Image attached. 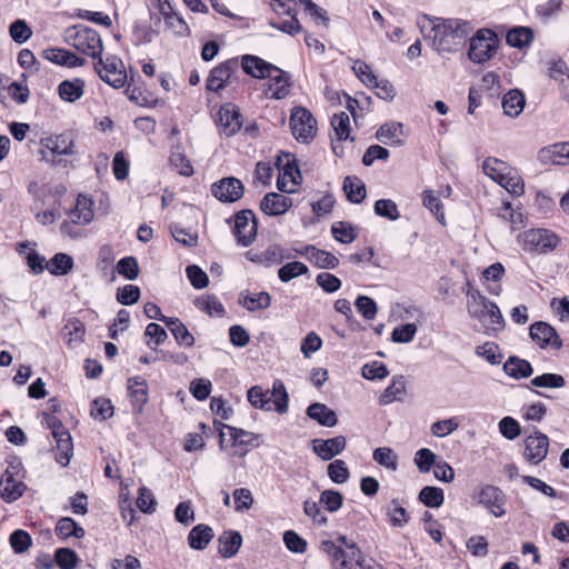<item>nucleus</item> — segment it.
I'll return each mask as SVG.
<instances>
[{
	"label": "nucleus",
	"mask_w": 569,
	"mask_h": 569,
	"mask_svg": "<svg viewBox=\"0 0 569 569\" xmlns=\"http://www.w3.org/2000/svg\"><path fill=\"white\" fill-rule=\"evenodd\" d=\"M432 22L433 48L438 52H456L460 50L472 28L468 21L460 19L435 18Z\"/></svg>",
	"instance_id": "1"
},
{
	"label": "nucleus",
	"mask_w": 569,
	"mask_h": 569,
	"mask_svg": "<svg viewBox=\"0 0 569 569\" xmlns=\"http://www.w3.org/2000/svg\"><path fill=\"white\" fill-rule=\"evenodd\" d=\"M467 310L471 318L482 325L485 335L493 336L503 330L505 319L499 307L481 292H473L472 300L467 305Z\"/></svg>",
	"instance_id": "2"
},
{
	"label": "nucleus",
	"mask_w": 569,
	"mask_h": 569,
	"mask_svg": "<svg viewBox=\"0 0 569 569\" xmlns=\"http://www.w3.org/2000/svg\"><path fill=\"white\" fill-rule=\"evenodd\" d=\"M67 42L78 51L98 59L103 50L102 40L98 31L86 26H74L66 31Z\"/></svg>",
	"instance_id": "3"
},
{
	"label": "nucleus",
	"mask_w": 569,
	"mask_h": 569,
	"mask_svg": "<svg viewBox=\"0 0 569 569\" xmlns=\"http://www.w3.org/2000/svg\"><path fill=\"white\" fill-rule=\"evenodd\" d=\"M522 249L529 253L545 254L555 250L560 238L548 229H529L519 236Z\"/></svg>",
	"instance_id": "4"
},
{
	"label": "nucleus",
	"mask_w": 569,
	"mask_h": 569,
	"mask_svg": "<svg viewBox=\"0 0 569 569\" xmlns=\"http://www.w3.org/2000/svg\"><path fill=\"white\" fill-rule=\"evenodd\" d=\"M499 46L497 34L490 29H480L470 39L469 59L476 63L488 61L496 53Z\"/></svg>",
	"instance_id": "5"
},
{
	"label": "nucleus",
	"mask_w": 569,
	"mask_h": 569,
	"mask_svg": "<svg viewBox=\"0 0 569 569\" xmlns=\"http://www.w3.org/2000/svg\"><path fill=\"white\" fill-rule=\"evenodd\" d=\"M94 70L102 81L118 89L127 81V72L122 60L116 56H101L94 62Z\"/></svg>",
	"instance_id": "6"
},
{
	"label": "nucleus",
	"mask_w": 569,
	"mask_h": 569,
	"mask_svg": "<svg viewBox=\"0 0 569 569\" xmlns=\"http://www.w3.org/2000/svg\"><path fill=\"white\" fill-rule=\"evenodd\" d=\"M290 128L298 141L308 142L316 136L317 121L308 109L295 107L290 116Z\"/></svg>",
	"instance_id": "7"
},
{
	"label": "nucleus",
	"mask_w": 569,
	"mask_h": 569,
	"mask_svg": "<svg viewBox=\"0 0 569 569\" xmlns=\"http://www.w3.org/2000/svg\"><path fill=\"white\" fill-rule=\"evenodd\" d=\"M257 219L252 210H240L234 214V224L232 228L237 243L242 247H249L257 237Z\"/></svg>",
	"instance_id": "8"
},
{
	"label": "nucleus",
	"mask_w": 569,
	"mask_h": 569,
	"mask_svg": "<svg viewBox=\"0 0 569 569\" xmlns=\"http://www.w3.org/2000/svg\"><path fill=\"white\" fill-rule=\"evenodd\" d=\"M523 442V458L529 463L537 466L546 459L549 449V438L547 435L533 428L532 433L527 436Z\"/></svg>",
	"instance_id": "9"
},
{
	"label": "nucleus",
	"mask_w": 569,
	"mask_h": 569,
	"mask_svg": "<svg viewBox=\"0 0 569 569\" xmlns=\"http://www.w3.org/2000/svg\"><path fill=\"white\" fill-rule=\"evenodd\" d=\"M238 69L239 61L237 58H231L219 63L210 71L206 80L207 90L218 92L223 89Z\"/></svg>",
	"instance_id": "10"
},
{
	"label": "nucleus",
	"mask_w": 569,
	"mask_h": 569,
	"mask_svg": "<svg viewBox=\"0 0 569 569\" xmlns=\"http://www.w3.org/2000/svg\"><path fill=\"white\" fill-rule=\"evenodd\" d=\"M244 186L234 177H226L211 186L212 196L224 203H232L242 198Z\"/></svg>",
	"instance_id": "11"
},
{
	"label": "nucleus",
	"mask_w": 569,
	"mask_h": 569,
	"mask_svg": "<svg viewBox=\"0 0 569 569\" xmlns=\"http://www.w3.org/2000/svg\"><path fill=\"white\" fill-rule=\"evenodd\" d=\"M529 336L541 349L551 348L559 350L562 347V341L557 331L547 322L538 321L532 323L529 329Z\"/></svg>",
	"instance_id": "12"
},
{
	"label": "nucleus",
	"mask_w": 569,
	"mask_h": 569,
	"mask_svg": "<svg viewBox=\"0 0 569 569\" xmlns=\"http://www.w3.org/2000/svg\"><path fill=\"white\" fill-rule=\"evenodd\" d=\"M478 502L483 505L495 517H502L506 512L505 493L495 486L487 485L480 489L477 496Z\"/></svg>",
	"instance_id": "13"
},
{
	"label": "nucleus",
	"mask_w": 569,
	"mask_h": 569,
	"mask_svg": "<svg viewBox=\"0 0 569 569\" xmlns=\"http://www.w3.org/2000/svg\"><path fill=\"white\" fill-rule=\"evenodd\" d=\"M218 116V127L226 137L234 136L242 127V116L236 104H223Z\"/></svg>",
	"instance_id": "14"
},
{
	"label": "nucleus",
	"mask_w": 569,
	"mask_h": 569,
	"mask_svg": "<svg viewBox=\"0 0 569 569\" xmlns=\"http://www.w3.org/2000/svg\"><path fill=\"white\" fill-rule=\"evenodd\" d=\"M538 160L547 166H565L569 163V142L555 143L538 151Z\"/></svg>",
	"instance_id": "15"
},
{
	"label": "nucleus",
	"mask_w": 569,
	"mask_h": 569,
	"mask_svg": "<svg viewBox=\"0 0 569 569\" xmlns=\"http://www.w3.org/2000/svg\"><path fill=\"white\" fill-rule=\"evenodd\" d=\"M240 64L247 74L256 79H266L267 77H271L273 70H278L277 66L253 54L242 56Z\"/></svg>",
	"instance_id": "16"
},
{
	"label": "nucleus",
	"mask_w": 569,
	"mask_h": 569,
	"mask_svg": "<svg viewBox=\"0 0 569 569\" xmlns=\"http://www.w3.org/2000/svg\"><path fill=\"white\" fill-rule=\"evenodd\" d=\"M26 485L22 480L16 477L14 472L6 469L0 479V496L7 502H13L20 498L24 490Z\"/></svg>",
	"instance_id": "17"
},
{
	"label": "nucleus",
	"mask_w": 569,
	"mask_h": 569,
	"mask_svg": "<svg viewBox=\"0 0 569 569\" xmlns=\"http://www.w3.org/2000/svg\"><path fill=\"white\" fill-rule=\"evenodd\" d=\"M346 443L347 441L343 436H337L327 440L315 439L312 441V449L322 460L328 461L342 452L346 448Z\"/></svg>",
	"instance_id": "18"
},
{
	"label": "nucleus",
	"mask_w": 569,
	"mask_h": 569,
	"mask_svg": "<svg viewBox=\"0 0 569 569\" xmlns=\"http://www.w3.org/2000/svg\"><path fill=\"white\" fill-rule=\"evenodd\" d=\"M292 206V199L277 192L267 193L261 202L260 209L268 216H281Z\"/></svg>",
	"instance_id": "19"
},
{
	"label": "nucleus",
	"mask_w": 569,
	"mask_h": 569,
	"mask_svg": "<svg viewBox=\"0 0 569 569\" xmlns=\"http://www.w3.org/2000/svg\"><path fill=\"white\" fill-rule=\"evenodd\" d=\"M41 56L43 59L52 63L64 66L68 68L81 67L86 63V60L83 58H80L76 56L73 52L61 48L44 49Z\"/></svg>",
	"instance_id": "20"
},
{
	"label": "nucleus",
	"mask_w": 569,
	"mask_h": 569,
	"mask_svg": "<svg viewBox=\"0 0 569 569\" xmlns=\"http://www.w3.org/2000/svg\"><path fill=\"white\" fill-rule=\"evenodd\" d=\"M42 146L52 156H70L73 153L74 142L71 134L61 133L43 139Z\"/></svg>",
	"instance_id": "21"
},
{
	"label": "nucleus",
	"mask_w": 569,
	"mask_h": 569,
	"mask_svg": "<svg viewBox=\"0 0 569 569\" xmlns=\"http://www.w3.org/2000/svg\"><path fill=\"white\" fill-rule=\"evenodd\" d=\"M322 550L329 556L333 569H352L355 559H350V553L337 546L333 541H322Z\"/></svg>",
	"instance_id": "22"
},
{
	"label": "nucleus",
	"mask_w": 569,
	"mask_h": 569,
	"mask_svg": "<svg viewBox=\"0 0 569 569\" xmlns=\"http://www.w3.org/2000/svg\"><path fill=\"white\" fill-rule=\"evenodd\" d=\"M376 138L385 144L399 147L405 139L403 126L400 122L385 123L378 129Z\"/></svg>",
	"instance_id": "23"
},
{
	"label": "nucleus",
	"mask_w": 569,
	"mask_h": 569,
	"mask_svg": "<svg viewBox=\"0 0 569 569\" xmlns=\"http://www.w3.org/2000/svg\"><path fill=\"white\" fill-rule=\"evenodd\" d=\"M297 252L299 254L307 256L311 263L322 269H333L339 263L336 256L328 251L317 249L313 246H306L303 250Z\"/></svg>",
	"instance_id": "24"
},
{
	"label": "nucleus",
	"mask_w": 569,
	"mask_h": 569,
	"mask_svg": "<svg viewBox=\"0 0 569 569\" xmlns=\"http://www.w3.org/2000/svg\"><path fill=\"white\" fill-rule=\"evenodd\" d=\"M128 391L133 408L141 412L148 401V385L141 377H132L128 380Z\"/></svg>",
	"instance_id": "25"
},
{
	"label": "nucleus",
	"mask_w": 569,
	"mask_h": 569,
	"mask_svg": "<svg viewBox=\"0 0 569 569\" xmlns=\"http://www.w3.org/2000/svg\"><path fill=\"white\" fill-rule=\"evenodd\" d=\"M86 82L81 78L63 80L58 86V96L66 102H76L84 94Z\"/></svg>",
	"instance_id": "26"
},
{
	"label": "nucleus",
	"mask_w": 569,
	"mask_h": 569,
	"mask_svg": "<svg viewBox=\"0 0 569 569\" xmlns=\"http://www.w3.org/2000/svg\"><path fill=\"white\" fill-rule=\"evenodd\" d=\"M269 78V91L271 92V97L274 99H282L289 94V89L291 86L290 74L280 68L278 70H273L271 77Z\"/></svg>",
	"instance_id": "27"
},
{
	"label": "nucleus",
	"mask_w": 569,
	"mask_h": 569,
	"mask_svg": "<svg viewBox=\"0 0 569 569\" xmlns=\"http://www.w3.org/2000/svg\"><path fill=\"white\" fill-rule=\"evenodd\" d=\"M307 416L325 427H333L338 422L336 412L321 402L311 403L307 408Z\"/></svg>",
	"instance_id": "28"
},
{
	"label": "nucleus",
	"mask_w": 569,
	"mask_h": 569,
	"mask_svg": "<svg viewBox=\"0 0 569 569\" xmlns=\"http://www.w3.org/2000/svg\"><path fill=\"white\" fill-rule=\"evenodd\" d=\"M239 303L250 312L263 310L270 307L271 296L267 291L258 293L246 291L240 293Z\"/></svg>",
	"instance_id": "29"
},
{
	"label": "nucleus",
	"mask_w": 569,
	"mask_h": 569,
	"mask_svg": "<svg viewBox=\"0 0 569 569\" xmlns=\"http://www.w3.org/2000/svg\"><path fill=\"white\" fill-rule=\"evenodd\" d=\"M92 201L84 196H79L76 207L69 212V219L76 224H87L93 219Z\"/></svg>",
	"instance_id": "30"
},
{
	"label": "nucleus",
	"mask_w": 569,
	"mask_h": 569,
	"mask_svg": "<svg viewBox=\"0 0 569 569\" xmlns=\"http://www.w3.org/2000/svg\"><path fill=\"white\" fill-rule=\"evenodd\" d=\"M219 541V553L223 558L233 557L240 549L242 543V537L238 531H224L218 538Z\"/></svg>",
	"instance_id": "31"
},
{
	"label": "nucleus",
	"mask_w": 569,
	"mask_h": 569,
	"mask_svg": "<svg viewBox=\"0 0 569 569\" xmlns=\"http://www.w3.org/2000/svg\"><path fill=\"white\" fill-rule=\"evenodd\" d=\"M53 439L56 440V460L59 465L66 467L69 465L73 455L72 438L69 431H67L62 432V435L53 437Z\"/></svg>",
	"instance_id": "32"
},
{
	"label": "nucleus",
	"mask_w": 569,
	"mask_h": 569,
	"mask_svg": "<svg viewBox=\"0 0 569 569\" xmlns=\"http://www.w3.org/2000/svg\"><path fill=\"white\" fill-rule=\"evenodd\" d=\"M503 371L509 377L521 379L530 377L533 369L529 361L512 356L503 363Z\"/></svg>",
	"instance_id": "33"
},
{
	"label": "nucleus",
	"mask_w": 569,
	"mask_h": 569,
	"mask_svg": "<svg viewBox=\"0 0 569 569\" xmlns=\"http://www.w3.org/2000/svg\"><path fill=\"white\" fill-rule=\"evenodd\" d=\"M526 100L521 91L509 90L502 98V109L509 117H518L525 107Z\"/></svg>",
	"instance_id": "34"
},
{
	"label": "nucleus",
	"mask_w": 569,
	"mask_h": 569,
	"mask_svg": "<svg viewBox=\"0 0 569 569\" xmlns=\"http://www.w3.org/2000/svg\"><path fill=\"white\" fill-rule=\"evenodd\" d=\"M213 538V530L207 525L193 527L188 535V542L192 549L202 550Z\"/></svg>",
	"instance_id": "35"
},
{
	"label": "nucleus",
	"mask_w": 569,
	"mask_h": 569,
	"mask_svg": "<svg viewBox=\"0 0 569 569\" xmlns=\"http://www.w3.org/2000/svg\"><path fill=\"white\" fill-rule=\"evenodd\" d=\"M533 40V32L528 27H515L506 34V41L510 47L522 49L529 47Z\"/></svg>",
	"instance_id": "36"
},
{
	"label": "nucleus",
	"mask_w": 569,
	"mask_h": 569,
	"mask_svg": "<svg viewBox=\"0 0 569 569\" xmlns=\"http://www.w3.org/2000/svg\"><path fill=\"white\" fill-rule=\"evenodd\" d=\"M406 392V380L403 376H395L391 383L379 396V403L389 405L398 400Z\"/></svg>",
	"instance_id": "37"
},
{
	"label": "nucleus",
	"mask_w": 569,
	"mask_h": 569,
	"mask_svg": "<svg viewBox=\"0 0 569 569\" xmlns=\"http://www.w3.org/2000/svg\"><path fill=\"white\" fill-rule=\"evenodd\" d=\"M73 264L74 262L71 256L59 252L46 263V267L53 276H64L72 270Z\"/></svg>",
	"instance_id": "38"
},
{
	"label": "nucleus",
	"mask_w": 569,
	"mask_h": 569,
	"mask_svg": "<svg viewBox=\"0 0 569 569\" xmlns=\"http://www.w3.org/2000/svg\"><path fill=\"white\" fill-rule=\"evenodd\" d=\"M343 191L347 199L352 203H360L366 198V186L358 177H346Z\"/></svg>",
	"instance_id": "39"
},
{
	"label": "nucleus",
	"mask_w": 569,
	"mask_h": 569,
	"mask_svg": "<svg viewBox=\"0 0 569 569\" xmlns=\"http://www.w3.org/2000/svg\"><path fill=\"white\" fill-rule=\"evenodd\" d=\"M56 533L62 539H67L69 537L79 539L84 537L86 532L84 529L80 527L72 518L63 517L57 522Z\"/></svg>",
	"instance_id": "40"
},
{
	"label": "nucleus",
	"mask_w": 569,
	"mask_h": 569,
	"mask_svg": "<svg viewBox=\"0 0 569 569\" xmlns=\"http://www.w3.org/2000/svg\"><path fill=\"white\" fill-rule=\"evenodd\" d=\"M483 172L493 181L503 180V176L509 171L510 167L502 160L488 157L482 163Z\"/></svg>",
	"instance_id": "41"
},
{
	"label": "nucleus",
	"mask_w": 569,
	"mask_h": 569,
	"mask_svg": "<svg viewBox=\"0 0 569 569\" xmlns=\"http://www.w3.org/2000/svg\"><path fill=\"white\" fill-rule=\"evenodd\" d=\"M271 402L278 413L283 415L288 411L289 396L284 383L281 380H274L272 385Z\"/></svg>",
	"instance_id": "42"
},
{
	"label": "nucleus",
	"mask_w": 569,
	"mask_h": 569,
	"mask_svg": "<svg viewBox=\"0 0 569 569\" xmlns=\"http://www.w3.org/2000/svg\"><path fill=\"white\" fill-rule=\"evenodd\" d=\"M262 257H263L262 260H263L264 267L280 264L283 260L291 258V256L287 252V250L278 243L269 244L262 251Z\"/></svg>",
	"instance_id": "43"
},
{
	"label": "nucleus",
	"mask_w": 569,
	"mask_h": 569,
	"mask_svg": "<svg viewBox=\"0 0 569 569\" xmlns=\"http://www.w3.org/2000/svg\"><path fill=\"white\" fill-rule=\"evenodd\" d=\"M194 305L199 310L207 312L209 316H223L226 313V309L220 300L213 296L209 295L202 298H197L194 300Z\"/></svg>",
	"instance_id": "44"
},
{
	"label": "nucleus",
	"mask_w": 569,
	"mask_h": 569,
	"mask_svg": "<svg viewBox=\"0 0 569 569\" xmlns=\"http://www.w3.org/2000/svg\"><path fill=\"white\" fill-rule=\"evenodd\" d=\"M419 500L429 508H438L445 500L443 490L438 487H423L419 492Z\"/></svg>",
	"instance_id": "45"
},
{
	"label": "nucleus",
	"mask_w": 569,
	"mask_h": 569,
	"mask_svg": "<svg viewBox=\"0 0 569 569\" xmlns=\"http://www.w3.org/2000/svg\"><path fill=\"white\" fill-rule=\"evenodd\" d=\"M248 401L252 407L261 410H271V398L268 396V391H263L260 386L251 387L247 392Z\"/></svg>",
	"instance_id": "46"
},
{
	"label": "nucleus",
	"mask_w": 569,
	"mask_h": 569,
	"mask_svg": "<svg viewBox=\"0 0 569 569\" xmlns=\"http://www.w3.org/2000/svg\"><path fill=\"white\" fill-rule=\"evenodd\" d=\"M331 233L341 243H351L357 238L356 228L343 221L335 222L331 226Z\"/></svg>",
	"instance_id": "47"
},
{
	"label": "nucleus",
	"mask_w": 569,
	"mask_h": 569,
	"mask_svg": "<svg viewBox=\"0 0 569 569\" xmlns=\"http://www.w3.org/2000/svg\"><path fill=\"white\" fill-rule=\"evenodd\" d=\"M373 460L390 470H396L398 466V456L389 447H380L375 449L372 453Z\"/></svg>",
	"instance_id": "48"
},
{
	"label": "nucleus",
	"mask_w": 569,
	"mask_h": 569,
	"mask_svg": "<svg viewBox=\"0 0 569 569\" xmlns=\"http://www.w3.org/2000/svg\"><path fill=\"white\" fill-rule=\"evenodd\" d=\"M308 272V267L300 261H292L286 263L278 270V277L282 282H289L290 280L306 274Z\"/></svg>",
	"instance_id": "49"
},
{
	"label": "nucleus",
	"mask_w": 569,
	"mask_h": 569,
	"mask_svg": "<svg viewBox=\"0 0 569 569\" xmlns=\"http://www.w3.org/2000/svg\"><path fill=\"white\" fill-rule=\"evenodd\" d=\"M503 178V180H499L497 183L503 187L509 193L513 196H521L523 193L525 186L521 178L513 169L510 168Z\"/></svg>",
	"instance_id": "50"
},
{
	"label": "nucleus",
	"mask_w": 569,
	"mask_h": 569,
	"mask_svg": "<svg viewBox=\"0 0 569 569\" xmlns=\"http://www.w3.org/2000/svg\"><path fill=\"white\" fill-rule=\"evenodd\" d=\"M9 542L16 553H23L32 546V538L26 530L17 529L10 535Z\"/></svg>",
	"instance_id": "51"
},
{
	"label": "nucleus",
	"mask_w": 569,
	"mask_h": 569,
	"mask_svg": "<svg viewBox=\"0 0 569 569\" xmlns=\"http://www.w3.org/2000/svg\"><path fill=\"white\" fill-rule=\"evenodd\" d=\"M530 383L537 388L558 389L566 386V380L561 375L558 373H543L531 379Z\"/></svg>",
	"instance_id": "52"
},
{
	"label": "nucleus",
	"mask_w": 569,
	"mask_h": 569,
	"mask_svg": "<svg viewBox=\"0 0 569 569\" xmlns=\"http://www.w3.org/2000/svg\"><path fill=\"white\" fill-rule=\"evenodd\" d=\"M54 561L60 569H74L79 557L77 552L70 548H59L56 550Z\"/></svg>",
	"instance_id": "53"
},
{
	"label": "nucleus",
	"mask_w": 569,
	"mask_h": 569,
	"mask_svg": "<svg viewBox=\"0 0 569 569\" xmlns=\"http://www.w3.org/2000/svg\"><path fill=\"white\" fill-rule=\"evenodd\" d=\"M220 427L228 429L229 436L234 442L246 446H258L257 443H253V441L259 438V435L224 423H220Z\"/></svg>",
	"instance_id": "54"
},
{
	"label": "nucleus",
	"mask_w": 569,
	"mask_h": 569,
	"mask_svg": "<svg viewBox=\"0 0 569 569\" xmlns=\"http://www.w3.org/2000/svg\"><path fill=\"white\" fill-rule=\"evenodd\" d=\"M387 516L393 527H403L409 521L407 510L401 507L396 499L391 500L390 507L387 509Z\"/></svg>",
	"instance_id": "55"
},
{
	"label": "nucleus",
	"mask_w": 569,
	"mask_h": 569,
	"mask_svg": "<svg viewBox=\"0 0 569 569\" xmlns=\"http://www.w3.org/2000/svg\"><path fill=\"white\" fill-rule=\"evenodd\" d=\"M117 271L128 280L137 279L139 276V266L137 259L132 256L120 259L117 263Z\"/></svg>",
	"instance_id": "56"
},
{
	"label": "nucleus",
	"mask_w": 569,
	"mask_h": 569,
	"mask_svg": "<svg viewBox=\"0 0 569 569\" xmlns=\"http://www.w3.org/2000/svg\"><path fill=\"white\" fill-rule=\"evenodd\" d=\"M331 126L336 132L338 140H346L350 133V119L348 113H336L331 118Z\"/></svg>",
	"instance_id": "57"
},
{
	"label": "nucleus",
	"mask_w": 569,
	"mask_h": 569,
	"mask_svg": "<svg viewBox=\"0 0 569 569\" xmlns=\"http://www.w3.org/2000/svg\"><path fill=\"white\" fill-rule=\"evenodd\" d=\"M319 502L322 503L327 511L337 512L343 503V496L336 490H323L320 493Z\"/></svg>",
	"instance_id": "58"
},
{
	"label": "nucleus",
	"mask_w": 569,
	"mask_h": 569,
	"mask_svg": "<svg viewBox=\"0 0 569 569\" xmlns=\"http://www.w3.org/2000/svg\"><path fill=\"white\" fill-rule=\"evenodd\" d=\"M375 213L392 221L400 217L396 202L390 199L377 200L375 203Z\"/></svg>",
	"instance_id": "59"
},
{
	"label": "nucleus",
	"mask_w": 569,
	"mask_h": 569,
	"mask_svg": "<svg viewBox=\"0 0 569 569\" xmlns=\"http://www.w3.org/2000/svg\"><path fill=\"white\" fill-rule=\"evenodd\" d=\"M422 203L426 208L430 210L432 214L436 216L437 220L445 224V213L442 210V203L440 199L433 194L432 191H425L422 193Z\"/></svg>",
	"instance_id": "60"
},
{
	"label": "nucleus",
	"mask_w": 569,
	"mask_h": 569,
	"mask_svg": "<svg viewBox=\"0 0 569 569\" xmlns=\"http://www.w3.org/2000/svg\"><path fill=\"white\" fill-rule=\"evenodd\" d=\"M234 509L237 512L249 510L253 505V496L247 488H239L232 492Z\"/></svg>",
	"instance_id": "61"
},
{
	"label": "nucleus",
	"mask_w": 569,
	"mask_h": 569,
	"mask_svg": "<svg viewBox=\"0 0 569 569\" xmlns=\"http://www.w3.org/2000/svg\"><path fill=\"white\" fill-rule=\"evenodd\" d=\"M327 471L329 478L336 483H345L350 477L349 470L343 460H335L329 463Z\"/></svg>",
	"instance_id": "62"
},
{
	"label": "nucleus",
	"mask_w": 569,
	"mask_h": 569,
	"mask_svg": "<svg viewBox=\"0 0 569 569\" xmlns=\"http://www.w3.org/2000/svg\"><path fill=\"white\" fill-rule=\"evenodd\" d=\"M417 330L418 328L415 323L398 326L393 329L391 339L397 343H408L415 338Z\"/></svg>",
	"instance_id": "63"
},
{
	"label": "nucleus",
	"mask_w": 569,
	"mask_h": 569,
	"mask_svg": "<svg viewBox=\"0 0 569 569\" xmlns=\"http://www.w3.org/2000/svg\"><path fill=\"white\" fill-rule=\"evenodd\" d=\"M140 288L134 284H126L117 291V300L123 306L136 303L140 299Z\"/></svg>",
	"instance_id": "64"
}]
</instances>
